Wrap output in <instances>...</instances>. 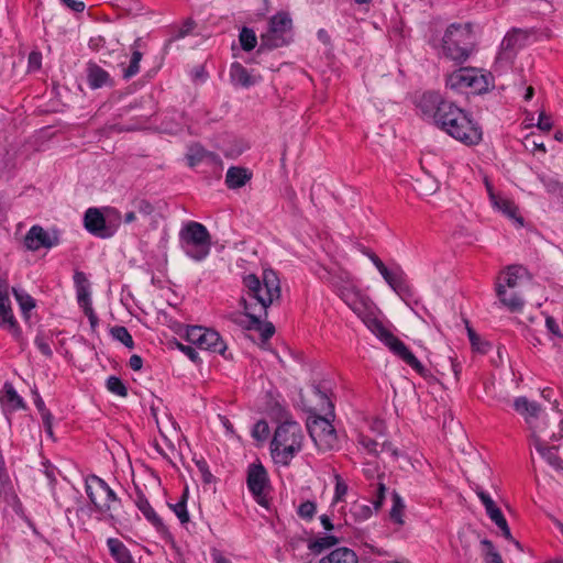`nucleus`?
<instances>
[{
  "mask_svg": "<svg viewBox=\"0 0 563 563\" xmlns=\"http://www.w3.org/2000/svg\"><path fill=\"white\" fill-rule=\"evenodd\" d=\"M324 269L328 275L325 279L331 285L334 292L363 320L367 329L418 374L427 379L435 380L406 344L387 330L376 317L368 312L371 300L361 291L352 274L340 265H333Z\"/></svg>",
  "mask_w": 563,
  "mask_h": 563,
  "instance_id": "nucleus-1",
  "label": "nucleus"
},
{
  "mask_svg": "<svg viewBox=\"0 0 563 563\" xmlns=\"http://www.w3.org/2000/svg\"><path fill=\"white\" fill-rule=\"evenodd\" d=\"M422 114L456 141L477 145L483 139L482 128L455 103L444 100L439 92H424L418 101Z\"/></svg>",
  "mask_w": 563,
  "mask_h": 563,
  "instance_id": "nucleus-2",
  "label": "nucleus"
},
{
  "mask_svg": "<svg viewBox=\"0 0 563 563\" xmlns=\"http://www.w3.org/2000/svg\"><path fill=\"white\" fill-rule=\"evenodd\" d=\"M244 286L247 297L241 298L246 317L251 320V329L260 331L262 340L267 341L275 332L272 323L261 322L262 312L280 298V283L277 274L272 269H265L262 279L251 274L244 277Z\"/></svg>",
  "mask_w": 563,
  "mask_h": 563,
  "instance_id": "nucleus-3",
  "label": "nucleus"
},
{
  "mask_svg": "<svg viewBox=\"0 0 563 563\" xmlns=\"http://www.w3.org/2000/svg\"><path fill=\"white\" fill-rule=\"evenodd\" d=\"M475 48V36L472 25L451 24L442 38L441 55L457 64H463L468 59Z\"/></svg>",
  "mask_w": 563,
  "mask_h": 563,
  "instance_id": "nucleus-4",
  "label": "nucleus"
},
{
  "mask_svg": "<svg viewBox=\"0 0 563 563\" xmlns=\"http://www.w3.org/2000/svg\"><path fill=\"white\" fill-rule=\"evenodd\" d=\"M303 438L302 429L296 421L286 420L280 423L271 443L275 460L278 463L288 465L301 450Z\"/></svg>",
  "mask_w": 563,
  "mask_h": 563,
  "instance_id": "nucleus-5",
  "label": "nucleus"
},
{
  "mask_svg": "<svg viewBox=\"0 0 563 563\" xmlns=\"http://www.w3.org/2000/svg\"><path fill=\"white\" fill-rule=\"evenodd\" d=\"M86 493L96 511L109 520L117 518L121 503L102 478L96 475L88 476L86 479Z\"/></svg>",
  "mask_w": 563,
  "mask_h": 563,
  "instance_id": "nucleus-6",
  "label": "nucleus"
},
{
  "mask_svg": "<svg viewBox=\"0 0 563 563\" xmlns=\"http://www.w3.org/2000/svg\"><path fill=\"white\" fill-rule=\"evenodd\" d=\"M179 242L189 257L201 261L210 252L211 236L203 224L191 221L180 230Z\"/></svg>",
  "mask_w": 563,
  "mask_h": 563,
  "instance_id": "nucleus-7",
  "label": "nucleus"
},
{
  "mask_svg": "<svg viewBox=\"0 0 563 563\" xmlns=\"http://www.w3.org/2000/svg\"><path fill=\"white\" fill-rule=\"evenodd\" d=\"M445 85L456 92L483 93L488 91L492 77L473 67L460 68L448 75Z\"/></svg>",
  "mask_w": 563,
  "mask_h": 563,
  "instance_id": "nucleus-8",
  "label": "nucleus"
},
{
  "mask_svg": "<svg viewBox=\"0 0 563 563\" xmlns=\"http://www.w3.org/2000/svg\"><path fill=\"white\" fill-rule=\"evenodd\" d=\"M120 212L114 208H106L104 213L98 208H88L84 216V227L92 235L109 239L120 225Z\"/></svg>",
  "mask_w": 563,
  "mask_h": 563,
  "instance_id": "nucleus-9",
  "label": "nucleus"
},
{
  "mask_svg": "<svg viewBox=\"0 0 563 563\" xmlns=\"http://www.w3.org/2000/svg\"><path fill=\"white\" fill-rule=\"evenodd\" d=\"M515 409L525 417L529 428L531 430V440L537 438L538 444L540 443V435L550 432V426L545 421V417L542 415L540 406L528 400L526 397H519L514 402Z\"/></svg>",
  "mask_w": 563,
  "mask_h": 563,
  "instance_id": "nucleus-10",
  "label": "nucleus"
},
{
  "mask_svg": "<svg viewBox=\"0 0 563 563\" xmlns=\"http://www.w3.org/2000/svg\"><path fill=\"white\" fill-rule=\"evenodd\" d=\"M307 429L320 451H330L338 446V434L329 419L310 416L307 420Z\"/></svg>",
  "mask_w": 563,
  "mask_h": 563,
  "instance_id": "nucleus-11",
  "label": "nucleus"
},
{
  "mask_svg": "<svg viewBox=\"0 0 563 563\" xmlns=\"http://www.w3.org/2000/svg\"><path fill=\"white\" fill-rule=\"evenodd\" d=\"M186 339L197 347L212 353L223 355L227 350V344L223 342L220 334L212 329L197 325L190 327L186 331Z\"/></svg>",
  "mask_w": 563,
  "mask_h": 563,
  "instance_id": "nucleus-12",
  "label": "nucleus"
},
{
  "mask_svg": "<svg viewBox=\"0 0 563 563\" xmlns=\"http://www.w3.org/2000/svg\"><path fill=\"white\" fill-rule=\"evenodd\" d=\"M291 30V19L287 13H277L269 21V30L262 35L261 46L276 48L287 43V35Z\"/></svg>",
  "mask_w": 563,
  "mask_h": 563,
  "instance_id": "nucleus-13",
  "label": "nucleus"
},
{
  "mask_svg": "<svg viewBox=\"0 0 563 563\" xmlns=\"http://www.w3.org/2000/svg\"><path fill=\"white\" fill-rule=\"evenodd\" d=\"M540 443L538 444L537 438L531 440L532 445L537 452L558 472H563V443L559 445L550 444L551 441L556 440V432L552 429L550 432L540 435Z\"/></svg>",
  "mask_w": 563,
  "mask_h": 563,
  "instance_id": "nucleus-14",
  "label": "nucleus"
},
{
  "mask_svg": "<svg viewBox=\"0 0 563 563\" xmlns=\"http://www.w3.org/2000/svg\"><path fill=\"white\" fill-rule=\"evenodd\" d=\"M268 478L265 468L261 464H252L247 472V487L254 495L256 501L262 506H267L265 499V488Z\"/></svg>",
  "mask_w": 563,
  "mask_h": 563,
  "instance_id": "nucleus-15",
  "label": "nucleus"
},
{
  "mask_svg": "<svg viewBox=\"0 0 563 563\" xmlns=\"http://www.w3.org/2000/svg\"><path fill=\"white\" fill-rule=\"evenodd\" d=\"M0 324L14 335H20V329L14 319L9 298V285L5 279H0Z\"/></svg>",
  "mask_w": 563,
  "mask_h": 563,
  "instance_id": "nucleus-16",
  "label": "nucleus"
},
{
  "mask_svg": "<svg viewBox=\"0 0 563 563\" xmlns=\"http://www.w3.org/2000/svg\"><path fill=\"white\" fill-rule=\"evenodd\" d=\"M500 279L506 288H509L510 290H520L523 286L530 283L531 277L525 267L520 265H511L500 274L498 280Z\"/></svg>",
  "mask_w": 563,
  "mask_h": 563,
  "instance_id": "nucleus-17",
  "label": "nucleus"
},
{
  "mask_svg": "<svg viewBox=\"0 0 563 563\" xmlns=\"http://www.w3.org/2000/svg\"><path fill=\"white\" fill-rule=\"evenodd\" d=\"M55 244L56 239H52L40 225H33L24 238V245L29 251H37L41 247L49 249Z\"/></svg>",
  "mask_w": 563,
  "mask_h": 563,
  "instance_id": "nucleus-18",
  "label": "nucleus"
},
{
  "mask_svg": "<svg viewBox=\"0 0 563 563\" xmlns=\"http://www.w3.org/2000/svg\"><path fill=\"white\" fill-rule=\"evenodd\" d=\"M496 294L500 302L512 312L520 311L525 305L521 290L506 288L501 279L497 280Z\"/></svg>",
  "mask_w": 563,
  "mask_h": 563,
  "instance_id": "nucleus-19",
  "label": "nucleus"
},
{
  "mask_svg": "<svg viewBox=\"0 0 563 563\" xmlns=\"http://www.w3.org/2000/svg\"><path fill=\"white\" fill-rule=\"evenodd\" d=\"M529 37V32L525 30H514L509 32L501 42L503 53L499 55L498 60L501 59H510L512 57V53L525 45L526 41Z\"/></svg>",
  "mask_w": 563,
  "mask_h": 563,
  "instance_id": "nucleus-20",
  "label": "nucleus"
},
{
  "mask_svg": "<svg viewBox=\"0 0 563 563\" xmlns=\"http://www.w3.org/2000/svg\"><path fill=\"white\" fill-rule=\"evenodd\" d=\"M489 199L495 209L503 212L506 217L514 219L518 221L520 224H522V219L520 217H517V207L516 205L509 200L506 197H503L498 194H495L492 186L489 184H486Z\"/></svg>",
  "mask_w": 563,
  "mask_h": 563,
  "instance_id": "nucleus-21",
  "label": "nucleus"
},
{
  "mask_svg": "<svg viewBox=\"0 0 563 563\" xmlns=\"http://www.w3.org/2000/svg\"><path fill=\"white\" fill-rule=\"evenodd\" d=\"M134 503H135V506L137 507V509L157 529V531H159L163 534L167 533V528L163 523L162 519L158 517V515L155 512V510L150 505L148 500L145 498V496L141 492L136 493V498H135Z\"/></svg>",
  "mask_w": 563,
  "mask_h": 563,
  "instance_id": "nucleus-22",
  "label": "nucleus"
},
{
  "mask_svg": "<svg viewBox=\"0 0 563 563\" xmlns=\"http://www.w3.org/2000/svg\"><path fill=\"white\" fill-rule=\"evenodd\" d=\"M86 73L88 84L92 89H98L112 84L109 73L93 62H89L87 64Z\"/></svg>",
  "mask_w": 563,
  "mask_h": 563,
  "instance_id": "nucleus-23",
  "label": "nucleus"
},
{
  "mask_svg": "<svg viewBox=\"0 0 563 563\" xmlns=\"http://www.w3.org/2000/svg\"><path fill=\"white\" fill-rule=\"evenodd\" d=\"M230 78L233 85L249 88L255 85L260 77L252 75L249 70L240 63H233L230 67Z\"/></svg>",
  "mask_w": 563,
  "mask_h": 563,
  "instance_id": "nucleus-24",
  "label": "nucleus"
},
{
  "mask_svg": "<svg viewBox=\"0 0 563 563\" xmlns=\"http://www.w3.org/2000/svg\"><path fill=\"white\" fill-rule=\"evenodd\" d=\"M0 402L9 410H18L24 408L23 399L18 395L11 383H5L0 391Z\"/></svg>",
  "mask_w": 563,
  "mask_h": 563,
  "instance_id": "nucleus-25",
  "label": "nucleus"
},
{
  "mask_svg": "<svg viewBox=\"0 0 563 563\" xmlns=\"http://www.w3.org/2000/svg\"><path fill=\"white\" fill-rule=\"evenodd\" d=\"M386 283L395 290L398 295L402 296L409 294L410 289L405 280L404 273L400 269L389 271L382 274Z\"/></svg>",
  "mask_w": 563,
  "mask_h": 563,
  "instance_id": "nucleus-26",
  "label": "nucleus"
},
{
  "mask_svg": "<svg viewBox=\"0 0 563 563\" xmlns=\"http://www.w3.org/2000/svg\"><path fill=\"white\" fill-rule=\"evenodd\" d=\"M251 179L246 168L230 167L227 172L225 184L231 189L243 187Z\"/></svg>",
  "mask_w": 563,
  "mask_h": 563,
  "instance_id": "nucleus-27",
  "label": "nucleus"
},
{
  "mask_svg": "<svg viewBox=\"0 0 563 563\" xmlns=\"http://www.w3.org/2000/svg\"><path fill=\"white\" fill-rule=\"evenodd\" d=\"M319 563H357V556L351 549L338 548L322 558Z\"/></svg>",
  "mask_w": 563,
  "mask_h": 563,
  "instance_id": "nucleus-28",
  "label": "nucleus"
},
{
  "mask_svg": "<svg viewBox=\"0 0 563 563\" xmlns=\"http://www.w3.org/2000/svg\"><path fill=\"white\" fill-rule=\"evenodd\" d=\"M111 555L118 563H133L128 548L118 539L110 538L107 541Z\"/></svg>",
  "mask_w": 563,
  "mask_h": 563,
  "instance_id": "nucleus-29",
  "label": "nucleus"
},
{
  "mask_svg": "<svg viewBox=\"0 0 563 563\" xmlns=\"http://www.w3.org/2000/svg\"><path fill=\"white\" fill-rule=\"evenodd\" d=\"M478 498L483 503L486 512L492 521L495 522V525L499 523L500 521L505 520V517L501 512V510L496 506L495 501L492 499V497L485 493L484 490H477L476 492Z\"/></svg>",
  "mask_w": 563,
  "mask_h": 563,
  "instance_id": "nucleus-30",
  "label": "nucleus"
},
{
  "mask_svg": "<svg viewBox=\"0 0 563 563\" xmlns=\"http://www.w3.org/2000/svg\"><path fill=\"white\" fill-rule=\"evenodd\" d=\"M391 499H393V506L389 511V517L394 522H396L399 526H402L405 522L404 521V512H405V508H406L405 503H404L402 498L400 497V495L396 492L393 493Z\"/></svg>",
  "mask_w": 563,
  "mask_h": 563,
  "instance_id": "nucleus-31",
  "label": "nucleus"
},
{
  "mask_svg": "<svg viewBox=\"0 0 563 563\" xmlns=\"http://www.w3.org/2000/svg\"><path fill=\"white\" fill-rule=\"evenodd\" d=\"M186 157L188 165L194 167L206 158H213L214 155L205 151V148H202L200 145L195 144L188 148Z\"/></svg>",
  "mask_w": 563,
  "mask_h": 563,
  "instance_id": "nucleus-32",
  "label": "nucleus"
},
{
  "mask_svg": "<svg viewBox=\"0 0 563 563\" xmlns=\"http://www.w3.org/2000/svg\"><path fill=\"white\" fill-rule=\"evenodd\" d=\"M16 301L19 302V306L24 314V317L29 318V312L35 307L34 299L26 292L19 290L16 288L12 289Z\"/></svg>",
  "mask_w": 563,
  "mask_h": 563,
  "instance_id": "nucleus-33",
  "label": "nucleus"
},
{
  "mask_svg": "<svg viewBox=\"0 0 563 563\" xmlns=\"http://www.w3.org/2000/svg\"><path fill=\"white\" fill-rule=\"evenodd\" d=\"M338 543V539L333 536H325L322 538H319L312 542L309 543V549L316 553L319 554L323 550L329 549Z\"/></svg>",
  "mask_w": 563,
  "mask_h": 563,
  "instance_id": "nucleus-34",
  "label": "nucleus"
},
{
  "mask_svg": "<svg viewBox=\"0 0 563 563\" xmlns=\"http://www.w3.org/2000/svg\"><path fill=\"white\" fill-rule=\"evenodd\" d=\"M484 548V560L486 563H501V556L495 549L492 541L484 539L481 541Z\"/></svg>",
  "mask_w": 563,
  "mask_h": 563,
  "instance_id": "nucleus-35",
  "label": "nucleus"
},
{
  "mask_svg": "<svg viewBox=\"0 0 563 563\" xmlns=\"http://www.w3.org/2000/svg\"><path fill=\"white\" fill-rule=\"evenodd\" d=\"M239 38H240L241 46L244 51L250 52L256 46V43H257L256 35H255L254 31L251 29L243 27L240 33Z\"/></svg>",
  "mask_w": 563,
  "mask_h": 563,
  "instance_id": "nucleus-36",
  "label": "nucleus"
},
{
  "mask_svg": "<svg viewBox=\"0 0 563 563\" xmlns=\"http://www.w3.org/2000/svg\"><path fill=\"white\" fill-rule=\"evenodd\" d=\"M141 59H142V53L137 49H134L132 52L130 65L123 70V77L125 79H129L139 73Z\"/></svg>",
  "mask_w": 563,
  "mask_h": 563,
  "instance_id": "nucleus-37",
  "label": "nucleus"
},
{
  "mask_svg": "<svg viewBox=\"0 0 563 563\" xmlns=\"http://www.w3.org/2000/svg\"><path fill=\"white\" fill-rule=\"evenodd\" d=\"M114 339L123 343L126 347H133V339L125 327L117 325L111 329Z\"/></svg>",
  "mask_w": 563,
  "mask_h": 563,
  "instance_id": "nucleus-38",
  "label": "nucleus"
},
{
  "mask_svg": "<svg viewBox=\"0 0 563 563\" xmlns=\"http://www.w3.org/2000/svg\"><path fill=\"white\" fill-rule=\"evenodd\" d=\"M372 508L368 505L354 503L351 507V514L357 521H363L372 516Z\"/></svg>",
  "mask_w": 563,
  "mask_h": 563,
  "instance_id": "nucleus-39",
  "label": "nucleus"
},
{
  "mask_svg": "<svg viewBox=\"0 0 563 563\" xmlns=\"http://www.w3.org/2000/svg\"><path fill=\"white\" fill-rule=\"evenodd\" d=\"M14 166V154L7 146L0 148V172H5Z\"/></svg>",
  "mask_w": 563,
  "mask_h": 563,
  "instance_id": "nucleus-40",
  "label": "nucleus"
},
{
  "mask_svg": "<svg viewBox=\"0 0 563 563\" xmlns=\"http://www.w3.org/2000/svg\"><path fill=\"white\" fill-rule=\"evenodd\" d=\"M186 497H187V490L181 496V499L172 506L175 515L178 517L181 523H187L189 521V515L186 507Z\"/></svg>",
  "mask_w": 563,
  "mask_h": 563,
  "instance_id": "nucleus-41",
  "label": "nucleus"
},
{
  "mask_svg": "<svg viewBox=\"0 0 563 563\" xmlns=\"http://www.w3.org/2000/svg\"><path fill=\"white\" fill-rule=\"evenodd\" d=\"M107 388L112 393L120 397H125L128 395L126 387L122 383L119 377L110 376L107 380Z\"/></svg>",
  "mask_w": 563,
  "mask_h": 563,
  "instance_id": "nucleus-42",
  "label": "nucleus"
},
{
  "mask_svg": "<svg viewBox=\"0 0 563 563\" xmlns=\"http://www.w3.org/2000/svg\"><path fill=\"white\" fill-rule=\"evenodd\" d=\"M357 443L368 453L374 456H378V443L365 434H360Z\"/></svg>",
  "mask_w": 563,
  "mask_h": 563,
  "instance_id": "nucleus-43",
  "label": "nucleus"
},
{
  "mask_svg": "<svg viewBox=\"0 0 563 563\" xmlns=\"http://www.w3.org/2000/svg\"><path fill=\"white\" fill-rule=\"evenodd\" d=\"M317 511V506L313 501L307 500L298 507V516L305 520H311Z\"/></svg>",
  "mask_w": 563,
  "mask_h": 563,
  "instance_id": "nucleus-44",
  "label": "nucleus"
},
{
  "mask_svg": "<svg viewBox=\"0 0 563 563\" xmlns=\"http://www.w3.org/2000/svg\"><path fill=\"white\" fill-rule=\"evenodd\" d=\"M334 479H335V489H334L333 503H339V501L343 500V498L347 494L349 488H347L346 483L342 479V477L339 474L334 475Z\"/></svg>",
  "mask_w": 563,
  "mask_h": 563,
  "instance_id": "nucleus-45",
  "label": "nucleus"
},
{
  "mask_svg": "<svg viewBox=\"0 0 563 563\" xmlns=\"http://www.w3.org/2000/svg\"><path fill=\"white\" fill-rule=\"evenodd\" d=\"M269 428L266 421L260 420L254 424L252 435L262 441L265 440L268 437Z\"/></svg>",
  "mask_w": 563,
  "mask_h": 563,
  "instance_id": "nucleus-46",
  "label": "nucleus"
},
{
  "mask_svg": "<svg viewBox=\"0 0 563 563\" xmlns=\"http://www.w3.org/2000/svg\"><path fill=\"white\" fill-rule=\"evenodd\" d=\"M156 422H157L158 430L164 439L170 441L172 437H177L178 431H177L174 422L167 421V423L164 426L158 420H156Z\"/></svg>",
  "mask_w": 563,
  "mask_h": 563,
  "instance_id": "nucleus-47",
  "label": "nucleus"
},
{
  "mask_svg": "<svg viewBox=\"0 0 563 563\" xmlns=\"http://www.w3.org/2000/svg\"><path fill=\"white\" fill-rule=\"evenodd\" d=\"M10 487V478L4 467L3 456L0 453V497L7 493Z\"/></svg>",
  "mask_w": 563,
  "mask_h": 563,
  "instance_id": "nucleus-48",
  "label": "nucleus"
},
{
  "mask_svg": "<svg viewBox=\"0 0 563 563\" xmlns=\"http://www.w3.org/2000/svg\"><path fill=\"white\" fill-rule=\"evenodd\" d=\"M42 66V54L38 51L30 53L27 58V71H37Z\"/></svg>",
  "mask_w": 563,
  "mask_h": 563,
  "instance_id": "nucleus-49",
  "label": "nucleus"
},
{
  "mask_svg": "<svg viewBox=\"0 0 563 563\" xmlns=\"http://www.w3.org/2000/svg\"><path fill=\"white\" fill-rule=\"evenodd\" d=\"M76 291L79 306L82 308L90 307L91 302L89 287L80 286L76 288Z\"/></svg>",
  "mask_w": 563,
  "mask_h": 563,
  "instance_id": "nucleus-50",
  "label": "nucleus"
},
{
  "mask_svg": "<svg viewBox=\"0 0 563 563\" xmlns=\"http://www.w3.org/2000/svg\"><path fill=\"white\" fill-rule=\"evenodd\" d=\"M135 210L142 216H150L154 211V207L146 200L135 202Z\"/></svg>",
  "mask_w": 563,
  "mask_h": 563,
  "instance_id": "nucleus-51",
  "label": "nucleus"
},
{
  "mask_svg": "<svg viewBox=\"0 0 563 563\" xmlns=\"http://www.w3.org/2000/svg\"><path fill=\"white\" fill-rule=\"evenodd\" d=\"M67 8L75 12H82L85 10V2L82 0H60Z\"/></svg>",
  "mask_w": 563,
  "mask_h": 563,
  "instance_id": "nucleus-52",
  "label": "nucleus"
},
{
  "mask_svg": "<svg viewBox=\"0 0 563 563\" xmlns=\"http://www.w3.org/2000/svg\"><path fill=\"white\" fill-rule=\"evenodd\" d=\"M538 128L543 131H550L552 129V121L549 115L544 112H541L538 120Z\"/></svg>",
  "mask_w": 563,
  "mask_h": 563,
  "instance_id": "nucleus-53",
  "label": "nucleus"
},
{
  "mask_svg": "<svg viewBox=\"0 0 563 563\" xmlns=\"http://www.w3.org/2000/svg\"><path fill=\"white\" fill-rule=\"evenodd\" d=\"M545 325L548 330L555 336L562 338V334L559 329V324L556 323L555 319L552 317H547Z\"/></svg>",
  "mask_w": 563,
  "mask_h": 563,
  "instance_id": "nucleus-54",
  "label": "nucleus"
},
{
  "mask_svg": "<svg viewBox=\"0 0 563 563\" xmlns=\"http://www.w3.org/2000/svg\"><path fill=\"white\" fill-rule=\"evenodd\" d=\"M500 531H501V534L507 539V540H510V541H514L516 543L517 547H519V542L515 541L512 539V536H511V532H510V529L508 527V523L505 520L500 521L499 523L496 525Z\"/></svg>",
  "mask_w": 563,
  "mask_h": 563,
  "instance_id": "nucleus-55",
  "label": "nucleus"
},
{
  "mask_svg": "<svg viewBox=\"0 0 563 563\" xmlns=\"http://www.w3.org/2000/svg\"><path fill=\"white\" fill-rule=\"evenodd\" d=\"M382 451L388 452L395 459H398L400 456L398 449L394 446L391 442L388 441H385L382 444Z\"/></svg>",
  "mask_w": 563,
  "mask_h": 563,
  "instance_id": "nucleus-56",
  "label": "nucleus"
},
{
  "mask_svg": "<svg viewBox=\"0 0 563 563\" xmlns=\"http://www.w3.org/2000/svg\"><path fill=\"white\" fill-rule=\"evenodd\" d=\"M385 492H386L385 485L383 483H379L378 492H377V498L374 501V506H375L376 509H379L380 506L383 505V501H384V498H385Z\"/></svg>",
  "mask_w": 563,
  "mask_h": 563,
  "instance_id": "nucleus-57",
  "label": "nucleus"
},
{
  "mask_svg": "<svg viewBox=\"0 0 563 563\" xmlns=\"http://www.w3.org/2000/svg\"><path fill=\"white\" fill-rule=\"evenodd\" d=\"M74 280H75V284H76V288L80 287V286L89 287L88 279H87L86 275L84 273H81V272H77L75 274Z\"/></svg>",
  "mask_w": 563,
  "mask_h": 563,
  "instance_id": "nucleus-58",
  "label": "nucleus"
},
{
  "mask_svg": "<svg viewBox=\"0 0 563 563\" xmlns=\"http://www.w3.org/2000/svg\"><path fill=\"white\" fill-rule=\"evenodd\" d=\"M84 311H85V314L89 319L91 328L95 329L96 325L98 324V318H97L96 313L93 312L92 307L91 306L90 307H86V308H84Z\"/></svg>",
  "mask_w": 563,
  "mask_h": 563,
  "instance_id": "nucleus-59",
  "label": "nucleus"
},
{
  "mask_svg": "<svg viewBox=\"0 0 563 563\" xmlns=\"http://www.w3.org/2000/svg\"><path fill=\"white\" fill-rule=\"evenodd\" d=\"M369 258H371V261L373 262V264L375 265V267L378 269V272L380 273V275H382L383 273H386V271H387L388 268L386 267V265L380 261V258H379L377 255H375V254H371V255H369Z\"/></svg>",
  "mask_w": 563,
  "mask_h": 563,
  "instance_id": "nucleus-60",
  "label": "nucleus"
},
{
  "mask_svg": "<svg viewBox=\"0 0 563 563\" xmlns=\"http://www.w3.org/2000/svg\"><path fill=\"white\" fill-rule=\"evenodd\" d=\"M129 365L133 371H140L143 365L141 356L134 354L130 357Z\"/></svg>",
  "mask_w": 563,
  "mask_h": 563,
  "instance_id": "nucleus-61",
  "label": "nucleus"
},
{
  "mask_svg": "<svg viewBox=\"0 0 563 563\" xmlns=\"http://www.w3.org/2000/svg\"><path fill=\"white\" fill-rule=\"evenodd\" d=\"M179 347L191 361H198V353L195 349H192L191 346H185L183 344H179Z\"/></svg>",
  "mask_w": 563,
  "mask_h": 563,
  "instance_id": "nucleus-62",
  "label": "nucleus"
},
{
  "mask_svg": "<svg viewBox=\"0 0 563 563\" xmlns=\"http://www.w3.org/2000/svg\"><path fill=\"white\" fill-rule=\"evenodd\" d=\"M195 80L203 81L207 78V73L203 66H198L194 70Z\"/></svg>",
  "mask_w": 563,
  "mask_h": 563,
  "instance_id": "nucleus-63",
  "label": "nucleus"
},
{
  "mask_svg": "<svg viewBox=\"0 0 563 563\" xmlns=\"http://www.w3.org/2000/svg\"><path fill=\"white\" fill-rule=\"evenodd\" d=\"M34 404H35V407L37 408V410L40 411V413L48 411V409L45 407L44 400L42 399V397L38 394H36Z\"/></svg>",
  "mask_w": 563,
  "mask_h": 563,
  "instance_id": "nucleus-64",
  "label": "nucleus"
}]
</instances>
